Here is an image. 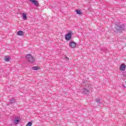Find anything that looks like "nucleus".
<instances>
[{
    "instance_id": "11",
    "label": "nucleus",
    "mask_w": 126,
    "mask_h": 126,
    "mask_svg": "<svg viewBox=\"0 0 126 126\" xmlns=\"http://www.w3.org/2000/svg\"><path fill=\"white\" fill-rule=\"evenodd\" d=\"M5 62H9V60H10V58H9V57L6 56L4 59Z\"/></svg>"
},
{
    "instance_id": "4",
    "label": "nucleus",
    "mask_w": 126,
    "mask_h": 126,
    "mask_svg": "<svg viewBox=\"0 0 126 126\" xmlns=\"http://www.w3.org/2000/svg\"><path fill=\"white\" fill-rule=\"evenodd\" d=\"M72 32H69L66 34L65 39V40H67V41H69L70 39H71V37L72 36Z\"/></svg>"
},
{
    "instance_id": "15",
    "label": "nucleus",
    "mask_w": 126,
    "mask_h": 126,
    "mask_svg": "<svg viewBox=\"0 0 126 126\" xmlns=\"http://www.w3.org/2000/svg\"><path fill=\"white\" fill-rule=\"evenodd\" d=\"M76 13H77V14H81V12H80V10H77Z\"/></svg>"
},
{
    "instance_id": "13",
    "label": "nucleus",
    "mask_w": 126,
    "mask_h": 126,
    "mask_svg": "<svg viewBox=\"0 0 126 126\" xmlns=\"http://www.w3.org/2000/svg\"><path fill=\"white\" fill-rule=\"evenodd\" d=\"M33 70H38L39 69V66L32 67Z\"/></svg>"
},
{
    "instance_id": "7",
    "label": "nucleus",
    "mask_w": 126,
    "mask_h": 126,
    "mask_svg": "<svg viewBox=\"0 0 126 126\" xmlns=\"http://www.w3.org/2000/svg\"><path fill=\"white\" fill-rule=\"evenodd\" d=\"M30 1H31L32 3H33L35 6H39V3L37 0H30Z\"/></svg>"
},
{
    "instance_id": "5",
    "label": "nucleus",
    "mask_w": 126,
    "mask_h": 126,
    "mask_svg": "<svg viewBox=\"0 0 126 126\" xmlns=\"http://www.w3.org/2000/svg\"><path fill=\"white\" fill-rule=\"evenodd\" d=\"M126 66L125 63H123L120 66V70H121V71H125V70H126Z\"/></svg>"
},
{
    "instance_id": "2",
    "label": "nucleus",
    "mask_w": 126,
    "mask_h": 126,
    "mask_svg": "<svg viewBox=\"0 0 126 126\" xmlns=\"http://www.w3.org/2000/svg\"><path fill=\"white\" fill-rule=\"evenodd\" d=\"M115 24L116 27L115 28V32H121L125 29V25H121L120 21L116 22Z\"/></svg>"
},
{
    "instance_id": "9",
    "label": "nucleus",
    "mask_w": 126,
    "mask_h": 126,
    "mask_svg": "<svg viewBox=\"0 0 126 126\" xmlns=\"http://www.w3.org/2000/svg\"><path fill=\"white\" fill-rule=\"evenodd\" d=\"M22 16H23V19H24V20H26V19H27V15H26V13H23Z\"/></svg>"
},
{
    "instance_id": "6",
    "label": "nucleus",
    "mask_w": 126,
    "mask_h": 126,
    "mask_svg": "<svg viewBox=\"0 0 126 126\" xmlns=\"http://www.w3.org/2000/svg\"><path fill=\"white\" fill-rule=\"evenodd\" d=\"M69 47L70 48L73 49L76 47V43H75L74 42L71 41L69 43Z\"/></svg>"
},
{
    "instance_id": "14",
    "label": "nucleus",
    "mask_w": 126,
    "mask_h": 126,
    "mask_svg": "<svg viewBox=\"0 0 126 126\" xmlns=\"http://www.w3.org/2000/svg\"><path fill=\"white\" fill-rule=\"evenodd\" d=\"M10 104H13L14 103H15V99L14 98H12L10 102Z\"/></svg>"
},
{
    "instance_id": "12",
    "label": "nucleus",
    "mask_w": 126,
    "mask_h": 126,
    "mask_svg": "<svg viewBox=\"0 0 126 126\" xmlns=\"http://www.w3.org/2000/svg\"><path fill=\"white\" fill-rule=\"evenodd\" d=\"M101 101H102L101 99H97L96 100V102L97 103V104H101Z\"/></svg>"
},
{
    "instance_id": "16",
    "label": "nucleus",
    "mask_w": 126,
    "mask_h": 126,
    "mask_svg": "<svg viewBox=\"0 0 126 126\" xmlns=\"http://www.w3.org/2000/svg\"><path fill=\"white\" fill-rule=\"evenodd\" d=\"M122 75L124 76V77H126V72H123Z\"/></svg>"
},
{
    "instance_id": "3",
    "label": "nucleus",
    "mask_w": 126,
    "mask_h": 126,
    "mask_svg": "<svg viewBox=\"0 0 126 126\" xmlns=\"http://www.w3.org/2000/svg\"><path fill=\"white\" fill-rule=\"evenodd\" d=\"M26 58L27 59V61L30 63H33L34 62H35V58L32 56V55L28 54L26 56Z\"/></svg>"
},
{
    "instance_id": "8",
    "label": "nucleus",
    "mask_w": 126,
    "mask_h": 126,
    "mask_svg": "<svg viewBox=\"0 0 126 126\" xmlns=\"http://www.w3.org/2000/svg\"><path fill=\"white\" fill-rule=\"evenodd\" d=\"M17 35H18V36H24V32H23V31H19L17 32Z\"/></svg>"
},
{
    "instance_id": "17",
    "label": "nucleus",
    "mask_w": 126,
    "mask_h": 126,
    "mask_svg": "<svg viewBox=\"0 0 126 126\" xmlns=\"http://www.w3.org/2000/svg\"><path fill=\"white\" fill-rule=\"evenodd\" d=\"M65 61H67V62H68V61H69V58H68V57H66L65 58Z\"/></svg>"
},
{
    "instance_id": "10",
    "label": "nucleus",
    "mask_w": 126,
    "mask_h": 126,
    "mask_svg": "<svg viewBox=\"0 0 126 126\" xmlns=\"http://www.w3.org/2000/svg\"><path fill=\"white\" fill-rule=\"evenodd\" d=\"M14 124H18L19 123V120L18 119V117L15 118V121H14Z\"/></svg>"
},
{
    "instance_id": "1",
    "label": "nucleus",
    "mask_w": 126,
    "mask_h": 126,
    "mask_svg": "<svg viewBox=\"0 0 126 126\" xmlns=\"http://www.w3.org/2000/svg\"><path fill=\"white\" fill-rule=\"evenodd\" d=\"M86 82H87V81L86 80L83 81L82 86L83 87L85 86V88H83L81 90V91L85 94H88V93H90V91H89V90H91V89H92V86L89 84L86 85Z\"/></svg>"
}]
</instances>
